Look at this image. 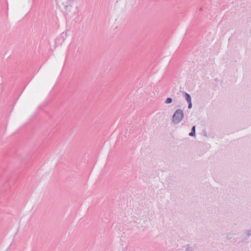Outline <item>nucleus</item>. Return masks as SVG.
I'll return each instance as SVG.
<instances>
[{
  "instance_id": "f257e3e1",
  "label": "nucleus",
  "mask_w": 251,
  "mask_h": 251,
  "mask_svg": "<svg viewBox=\"0 0 251 251\" xmlns=\"http://www.w3.org/2000/svg\"><path fill=\"white\" fill-rule=\"evenodd\" d=\"M183 116V113L182 110L180 109L177 110L173 115V122L176 124L179 123L182 120Z\"/></svg>"
},
{
  "instance_id": "f03ea898",
  "label": "nucleus",
  "mask_w": 251,
  "mask_h": 251,
  "mask_svg": "<svg viewBox=\"0 0 251 251\" xmlns=\"http://www.w3.org/2000/svg\"><path fill=\"white\" fill-rule=\"evenodd\" d=\"M184 95H185V99L187 100V101L188 102H191V98L190 95L187 93H184Z\"/></svg>"
},
{
  "instance_id": "7ed1b4c3",
  "label": "nucleus",
  "mask_w": 251,
  "mask_h": 251,
  "mask_svg": "<svg viewBox=\"0 0 251 251\" xmlns=\"http://www.w3.org/2000/svg\"><path fill=\"white\" fill-rule=\"evenodd\" d=\"M195 130H196V128H195V126H193V127L192 128V131L190 133H189V135L191 136H195Z\"/></svg>"
},
{
  "instance_id": "20e7f679",
  "label": "nucleus",
  "mask_w": 251,
  "mask_h": 251,
  "mask_svg": "<svg viewBox=\"0 0 251 251\" xmlns=\"http://www.w3.org/2000/svg\"><path fill=\"white\" fill-rule=\"evenodd\" d=\"M172 99H171V98H167V100H166V101H165V103H166V104H169V103H171V102H172Z\"/></svg>"
},
{
  "instance_id": "39448f33",
  "label": "nucleus",
  "mask_w": 251,
  "mask_h": 251,
  "mask_svg": "<svg viewBox=\"0 0 251 251\" xmlns=\"http://www.w3.org/2000/svg\"><path fill=\"white\" fill-rule=\"evenodd\" d=\"M189 103V105H188V108L189 109H191L192 107V102H188Z\"/></svg>"
}]
</instances>
